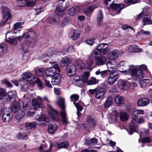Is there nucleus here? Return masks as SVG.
<instances>
[{"mask_svg": "<svg viewBox=\"0 0 152 152\" xmlns=\"http://www.w3.org/2000/svg\"><path fill=\"white\" fill-rule=\"evenodd\" d=\"M103 19V15L102 12L100 10L98 12L97 17V25L98 26H100L101 25V22Z\"/></svg>", "mask_w": 152, "mask_h": 152, "instance_id": "obj_34", "label": "nucleus"}, {"mask_svg": "<svg viewBox=\"0 0 152 152\" xmlns=\"http://www.w3.org/2000/svg\"><path fill=\"white\" fill-rule=\"evenodd\" d=\"M109 48L107 44L101 43L98 45L95 49H93L92 51H96L99 54L105 55L109 51Z\"/></svg>", "mask_w": 152, "mask_h": 152, "instance_id": "obj_9", "label": "nucleus"}, {"mask_svg": "<svg viewBox=\"0 0 152 152\" xmlns=\"http://www.w3.org/2000/svg\"><path fill=\"white\" fill-rule=\"evenodd\" d=\"M76 68L77 69L83 70L85 67V65L83 61L80 60H76L75 62Z\"/></svg>", "mask_w": 152, "mask_h": 152, "instance_id": "obj_28", "label": "nucleus"}, {"mask_svg": "<svg viewBox=\"0 0 152 152\" xmlns=\"http://www.w3.org/2000/svg\"><path fill=\"white\" fill-rule=\"evenodd\" d=\"M113 101V98L111 96L109 97L104 103V107L106 108L109 107L112 104Z\"/></svg>", "mask_w": 152, "mask_h": 152, "instance_id": "obj_37", "label": "nucleus"}, {"mask_svg": "<svg viewBox=\"0 0 152 152\" xmlns=\"http://www.w3.org/2000/svg\"><path fill=\"white\" fill-rule=\"evenodd\" d=\"M16 98V93L15 92L10 91L7 95L5 90L3 88H0V100L3 102H6L14 100Z\"/></svg>", "mask_w": 152, "mask_h": 152, "instance_id": "obj_2", "label": "nucleus"}, {"mask_svg": "<svg viewBox=\"0 0 152 152\" xmlns=\"http://www.w3.org/2000/svg\"><path fill=\"white\" fill-rule=\"evenodd\" d=\"M63 3H58L56 6V10H63L62 4Z\"/></svg>", "mask_w": 152, "mask_h": 152, "instance_id": "obj_61", "label": "nucleus"}, {"mask_svg": "<svg viewBox=\"0 0 152 152\" xmlns=\"http://www.w3.org/2000/svg\"><path fill=\"white\" fill-rule=\"evenodd\" d=\"M11 109L12 112L15 113L16 118L17 119L22 118L25 115L24 111L23 109L21 110L20 103L17 101L14 102L11 105Z\"/></svg>", "mask_w": 152, "mask_h": 152, "instance_id": "obj_4", "label": "nucleus"}, {"mask_svg": "<svg viewBox=\"0 0 152 152\" xmlns=\"http://www.w3.org/2000/svg\"><path fill=\"white\" fill-rule=\"evenodd\" d=\"M149 82L148 79H145L140 80L139 83L142 87H144L148 85Z\"/></svg>", "mask_w": 152, "mask_h": 152, "instance_id": "obj_48", "label": "nucleus"}, {"mask_svg": "<svg viewBox=\"0 0 152 152\" xmlns=\"http://www.w3.org/2000/svg\"><path fill=\"white\" fill-rule=\"evenodd\" d=\"M98 140L97 139L93 138L91 139L87 143V144L89 146L94 145L97 143Z\"/></svg>", "mask_w": 152, "mask_h": 152, "instance_id": "obj_47", "label": "nucleus"}, {"mask_svg": "<svg viewBox=\"0 0 152 152\" xmlns=\"http://www.w3.org/2000/svg\"><path fill=\"white\" fill-rule=\"evenodd\" d=\"M58 129V126L57 124L55 123H52L48 125V130L49 134H53L56 132Z\"/></svg>", "mask_w": 152, "mask_h": 152, "instance_id": "obj_18", "label": "nucleus"}, {"mask_svg": "<svg viewBox=\"0 0 152 152\" xmlns=\"http://www.w3.org/2000/svg\"><path fill=\"white\" fill-rule=\"evenodd\" d=\"M151 140L149 137H145L141 139V141L143 143H149L151 142Z\"/></svg>", "mask_w": 152, "mask_h": 152, "instance_id": "obj_56", "label": "nucleus"}, {"mask_svg": "<svg viewBox=\"0 0 152 152\" xmlns=\"http://www.w3.org/2000/svg\"><path fill=\"white\" fill-rule=\"evenodd\" d=\"M80 35V31L77 30H74L73 32V34L72 36V39L73 40H76Z\"/></svg>", "mask_w": 152, "mask_h": 152, "instance_id": "obj_44", "label": "nucleus"}, {"mask_svg": "<svg viewBox=\"0 0 152 152\" xmlns=\"http://www.w3.org/2000/svg\"><path fill=\"white\" fill-rule=\"evenodd\" d=\"M49 63L52 64V67L47 68L45 71V74L47 76H53L56 72H60L59 67L56 62L50 61Z\"/></svg>", "mask_w": 152, "mask_h": 152, "instance_id": "obj_8", "label": "nucleus"}, {"mask_svg": "<svg viewBox=\"0 0 152 152\" xmlns=\"http://www.w3.org/2000/svg\"><path fill=\"white\" fill-rule=\"evenodd\" d=\"M26 3V0H19L18 1L17 6L19 7H22L25 6Z\"/></svg>", "mask_w": 152, "mask_h": 152, "instance_id": "obj_54", "label": "nucleus"}, {"mask_svg": "<svg viewBox=\"0 0 152 152\" xmlns=\"http://www.w3.org/2000/svg\"><path fill=\"white\" fill-rule=\"evenodd\" d=\"M57 53V51L55 49H50L49 50V51L48 52V53L47 54V55L46 54H44L42 55L41 57L42 58H45L46 56L48 57H51L53 54H55Z\"/></svg>", "mask_w": 152, "mask_h": 152, "instance_id": "obj_36", "label": "nucleus"}, {"mask_svg": "<svg viewBox=\"0 0 152 152\" xmlns=\"http://www.w3.org/2000/svg\"><path fill=\"white\" fill-rule=\"evenodd\" d=\"M61 80V75L59 73L55 74L52 77L51 82L53 85H59Z\"/></svg>", "mask_w": 152, "mask_h": 152, "instance_id": "obj_17", "label": "nucleus"}, {"mask_svg": "<svg viewBox=\"0 0 152 152\" xmlns=\"http://www.w3.org/2000/svg\"><path fill=\"white\" fill-rule=\"evenodd\" d=\"M95 8L94 6H92L84 8L83 11L86 14H88L92 12Z\"/></svg>", "mask_w": 152, "mask_h": 152, "instance_id": "obj_45", "label": "nucleus"}, {"mask_svg": "<svg viewBox=\"0 0 152 152\" xmlns=\"http://www.w3.org/2000/svg\"><path fill=\"white\" fill-rule=\"evenodd\" d=\"M120 52L118 50H114L111 51L107 54V58L111 60H115L117 58Z\"/></svg>", "mask_w": 152, "mask_h": 152, "instance_id": "obj_16", "label": "nucleus"}, {"mask_svg": "<svg viewBox=\"0 0 152 152\" xmlns=\"http://www.w3.org/2000/svg\"><path fill=\"white\" fill-rule=\"evenodd\" d=\"M37 124L39 126H44L49 122L48 118L46 115H41L37 119Z\"/></svg>", "mask_w": 152, "mask_h": 152, "instance_id": "obj_14", "label": "nucleus"}, {"mask_svg": "<svg viewBox=\"0 0 152 152\" xmlns=\"http://www.w3.org/2000/svg\"><path fill=\"white\" fill-rule=\"evenodd\" d=\"M106 66L108 69L112 70L115 68L114 65L110 61H109L107 63Z\"/></svg>", "mask_w": 152, "mask_h": 152, "instance_id": "obj_53", "label": "nucleus"}, {"mask_svg": "<svg viewBox=\"0 0 152 152\" xmlns=\"http://www.w3.org/2000/svg\"><path fill=\"white\" fill-rule=\"evenodd\" d=\"M150 102V101L148 99L145 98H140L137 101V104L138 106H146Z\"/></svg>", "mask_w": 152, "mask_h": 152, "instance_id": "obj_27", "label": "nucleus"}, {"mask_svg": "<svg viewBox=\"0 0 152 152\" xmlns=\"http://www.w3.org/2000/svg\"><path fill=\"white\" fill-rule=\"evenodd\" d=\"M2 15L3 18L5 19L4 20L5 22L10 19L12 17L8 9L6 7H2Z\"/></svg>", "mask_w": 152, "mask_h": 152, "instance_id": "obj_15", "label": "nucleus"}, {"mask_svg": "<svg viewBox=\"0 0 152 152\" xmlns=\"http://www.w3.org/2000/svg\"><path fill=\"white\" fill-rule=\"evenodd\" d=\"M132 124H134L136 122L137 117L136 115L134 114H132Z\"/></svg>", "mask_w": 152, "mask_h": 152, "instance_id": "obj_62", "label": "nucleus"}, {"mask_svg": "<svg viewBox=\"0 0 152 152\" xmlns=\"http://www.w3.org/2000/svg\"><path fill=\"white\" fill-rule=\"evenodd\" d=\"M45 70L42 68L38 69L36 71V74L37 75L41 76L44 74Z\"/></svg>", "mask_w": 152, "mask_h": 152, "instance_id": "obj_51", "label": "nucleus"}, {"mask_svg": "<svg viewBox=\"0 0 152 152\" xmlns=\"http://www.w3.org/2000/svg\"><path fill=\"white\" fill-rule=\"evenodd\" d=\"M21 22H18L15 23L14 25V28L15 29H18V30H21V29L22 28V27L21 26Z\"/></svg>", "mask_w": 152, "mask_h": 152, "instance_id": "obj_57", "label": "nucleus"}, {"mask_svg": "<svg viewBox=\"0 0 152 152\" xmlns=\"http://www.w3.org/2000/svg\"><path fill=\"white\" fill-rule=\"evenodd\" d=\"M12 112L10 109L5 108L2 111V119L4 122H9L12 118Z\"/></svg>", "mask_w": 152, "mask_h": 152, "instance_id": "obj_11", "label": "nucleus"}, {"mask_svg": "<svg viewBox=\"0 0 152 152\" xmlns=\"http://www.w3.org/2000/svg\"><path fill=\"white\" fill-rule=\"evenodd\" d=\"M111 70L107 69L104 71H100V69L97 70L95 72L96 75H99L102 78L107 77L109 74Z\"/></svg>", "mask_w": 152, "mask_h": 152, "instance_id": "obj_25", "label": "nucleus"}, {"mask_svg": "<svg viewBox=\"0 0 152 152\" xmlns=\"http://www.w3.org/2000/svg\"><path fill=\"white\" fill-rule=\"evenodd\" d=\"M50 147L49 149L48 150H47L45 151H44L43 150L41 151L40 152H50V151L53 146V144L52 142H50Z\"/></svg>", "mask_w": 152, "mask_h": 152, "instance_id": "obj_63", "label": "nucleus"}, {"mask_svg": "<svg viewBox=\"0 0 152 152\" xmlns=\"http://www.w3.org/2000/svg\"><path fill=\"white\" fill-rule=\"evenodd\" d=\"M73 84L77 86L81 87H83V82L80 79V76L77 75L75 76L72 81Z\"/></svg>", "mask_w": 152, "mask_h": 152, "instance_id": "obj_21", "label": "nucleus"}, {"mask_svg": "<svg viewBox=\"0 0 152 152\" xmlns=\"http://www.w3.org/2000/svg\"><path fill=\"white\" fill-rule=\"evenodd\" d=\"M68 143L67 142H64L60 143H57V147L58 148H66L68 147Z\"/></svg>", "mask_w": 152, "mask_h": 152, "instance_id": "obj_42", "label": "nucleus"}, {"mask_svg": "<svg viewBox=\"0 0 152 152\" xmlns=\"http://www.w3.org/2000/svg\"><path fill=\"white\" fill-rule=\"evenodd\" d=\"M79 11V8L78 7H74L70 9L69 11V14L71 16H74Z\"/></svg>", "mask_w": 152, "mask_h": 152, "instance_id": "obj_32", "label": "nucleus"}, {"mask_svg": "<svg viewBox=\"0 0 152 152\" xmlns=\"http://www.w3.org/2000/svg\"><path fill=\"white\" fill-rule=\"evenodd\" d=\"M98 52L96 51H92L91 56L92 58L96 61V64L98 66H102L106 63L107 61L106 57L103 56H99Z\"/></svg>", "mask_w": 152, "mask_h": 152, "instance_id": "obj_6", "label": "nucleus"}, {"mask_svg": "<svg viewBox=\"0 0 152 152\" xmlns=\"http://www.w3.org/2000/svg\"><path fill=\"white\" fill-rule=\"evenodd\" d=\"M22 76L23 79L28 82L31 81L35 78V76L28 72L23 73Z\"/></svg>", "mask_w": 152, "mask_h": 152, "instance_id": "obj_19", "label": "nucleus"}, {"mask_svg": "<svg viewBox=\"0 0 152 152\" xmlns=\"http://www.w3.org/2000/svg\"><path fill=\"white\" fill-rule=\"evenodd\" d=\"M17 138L19 140H26L28 139V135L27 134H23V133H19L16 135Z\"/></svg>", "mask_w": 152, "mask_h": 152, "instance_id": "obj_43", "label": "nucleus"}, {"mask_svg": "<svg viewBox=\"0 0 152 152\" xmlns=\"http://www.w3.org/2000/svg\"><path fill=\"white\" fill-rule=\"evenodd\" d=\"M94 63L93 60L90 57L88 58L86 61V64L89 66H92Z\"/></svg>", "mask_w": 152, "mask_h": 152, "instance_id": "obj_60", "label": "nucleus"}, {"mask_svg": "<svg viewBox=\"0 0 152 152\" xmlns=\"http://www.w3.org/2000/svg\"><path fill=\"white\" fill-rule=\"evenodd\" d=\"M36 127L37 123L35 121L32 122H27L25 123V127L28 129H35Z\"/></svg>", "mask_w": 152, "mask_h": 152, "instance_id": "obj_35", "label": "nucleus"}, {"mask_svg": "<svg viewBox=\"0 0 152 152\" xmlns=\"http://www.w3.org/2000/svg\"><path fill=\"white\" fill-rule=\"evenodd\" d=\"M129 51V52H139L141 51L142 49L139 48L135 45H132L128 47Z\"/></svg>", "mask_w": 152, "mask_h": 152, "instance_id": "obj_30", "label": "nucleus"}, {"mask_svg": "<svg viewBox=\"0 0 152 152\" xmlns=\"http://www.w3.org/2000/svg\"><path fill=\"white\" fill-rule=\"evenodd\" d=\"M120 72H124L127 75H130L132 79L134 80L140 79L144 76L142 71L140 69H137L135 66L132 65L129 66V68L127 70L124 71H120Z\"/></svg>", "mask_w": 152, "mask_h": 152, "instance_id": "obj_1", "label": "nucleus"}, {"mask_svg": "<svg viewBox=\"0 0 152 152\" xmlns=\"http://www.w3.org/2000/svg\"><path fill=\"white\" fill-rule=\"evenodd\" d=\"M70 18L69 16H66L63 20L61 26L62 27H64L65 26L70 23Z\"/></svg>", "mask_w": 152, "mask_h": 152, "instance_id": "obj_38", "label": "nucleus"}, {"mask_svg": "<svg viewBox=\"0 0 152 152\" xmlns=\"http://www.w3.org/2000/svg\"><path fill=\"white\" fill-rule=\"evenodd\" d=\"M30 103V101L28 98H26L23 99V110L25 113L26 111H28L26 114V116L28 117L33 116L35 113L34 112L32 111L33 109H33L34 107L33 106V107H31Z\"/></svg>", "mask_w": 152, "mask_h": 152, "instance_id": "obj_5", "label": "nucleus"}, {"mask_svg": "<svg viewBox=\"0 0 152 152\" xmlns=\"http://www.w3.org/2000/svg\"><path fill=\"white\" fill-rule=\"evenodd\" d=\"M73 104L75 105L77 111V114L78 117H80L81 116L80 112L83 109V103L82 102H79L77 103L74 102Z\"/></svg>", "mask_w": 152, "mask_h": 152, "instance_id": "obj_24", "label": "nucleus"}, {"mask_svg": "<svg viewBox=\"0 0 152 152\" xmlns=\"http://www.w3.org/2000/svg\"><path fill=\"white\" fill-rule=\"evenodd\" d=\"M108 75L109 77L107 83L110 85H113L119 77L118 71L114 70H111Z\"/></svg>", "mask_w": 152, "mask_h": 152, "instance_id": "obj_10", "label": "nucleus"}, {"mask_svg": "<svg viewBox=\"0 0 152 152\" xmlns=\"http://www.w3.org/2000/svg\"><path fill=\"white\" fill-rule=\"evenodd\" d=\"M49 115L53 120L58 121H59L58 115L56 110L51 109L50 111Z\"/></svg>", "mask_w": 152, "mask_h": 152, "instance_id": "obj_26", "label": "nucleus"}, {"mask_svg": "<svg viewBox=\"0 0 152 152\" xmlns=\"http://www.w3.org/2000/svg\"><path fill=\"white\" fill-rule=\"evenodd\" d=\"M57 103L62 110L60 113V115L63 123L64 124L67 123L64 99L63 98H59Z\"/></svg>", "mask_w": 152, "mask_h": 152, "instance_id": "obj_7", "label": "nucleus"}, {"mask_svg": "<svg viewBox=\"0 0 152 152\" xmlns=\"http://www.w3.org/2000/svg\"><path fill=\"white\" fill-rule=\"evenodd\" d=\"M7 47L4 44H0V56H3L6 52Z\"/></svg>", "mask_w": 152, "mask_h": 152, "instance_id": "obj_39", "label": "nucleus"}, {"mask_svg": "<svg viewBox=\"0 0 152 152\" xmlns=\"http://www.w3.org/2000/svg\"><path fill=\"white\" fill-rule=\"evenodd\" d=\"M105 94V92L104 88H101L97 89L95 94V97L97 99H103Z\"/></svg>", "mask_w": 152, "mask_h": 152, "instance_id": "obj_20", "label": "nucleus"}, {"mask_svg": "<svg viewBox=\"0 0 152 152\" xmlns=\"http://www.w3.org/2000/svg\"><path fill=\"white\" fill-rule=\"evenodd\" d=\"M43 100L45 101L48 104L50 102L48 97L46 96L42 98L39 96H37V98L32 99V104L35 111L37 110L38 109L40 108H42L45 107L43 103Z\"/></svg>", "mask_w": 152, "mask_h": 152, "instance_id": "obj_3", "label": "nucleus"}, {"mask_svg": "<svg viewBox=\"0 0 152 152\" xmlns=\"http://www.w3.org/2000/svg\"><path fill=\"white\" fill-rule=\"evenodd\" d=\"M98 80H96L94 77H91L87 81V84L88 85H92L97 84L98 83Z\"/></svg>", "mask_w": 152, "mask_h": 152, "instance_id": "obj_40", "label": "nucleus"}, {"mask_svg": "<svg viewBox=\"0 0 152 152\" xmlns=\"http://www.w3.org/2000/svg\"><path fill=\"white\" fill-rule=\"evenodd\" d=\"M129 118L127 114L124 112L121 113L120 115V118L121 120L122 121H125L128 120Z\"/></svg>", "mask_w": 152, "mask_h": 152, "instance_id": "obj_41", "label": "nucleus"}, {"mask_svg": "<svg viewBox=\"0 0 152 152\" xmlns=\"http://www.w3.org/2000/svg\"><path fill=\"white\" fill-rule=\"evenodd\" d=\"M124 5L123 4H112L110 5V7L113 10H115L118 13H120L121 10L124 8Z\"/></svg>", "mask_w": 152, "mask_h": 152, "instance_id": "obj_22", "label": "nucleus"}, {"mask_svg": "<svg viewBox=\"0 0 152 152\" xmlns=\"http://www.w3.org/2000/svg\"><path fill=\"white\" fill-rule=\"evenodd\" d=\"M23 36L26 38H35V33L32 31H30L24 32L23 34Z\"/></svg>", "mask_w": 152, "mask_h": 152, "instance_id": "obj_31", "label": "nucleus"}, {"mask_svg": "<svg viewBox=\"0 0 152 152\" xmlns=\"http://www.w3.org/2000/svg\"><path fill=\"white\" fill-rule=\"evenodd\" d=\"M28 46L24 44L22 46L23 50L25 53H27L28 52Z\"/></svg>", "mask_w": 152, "mask_h": 152, "instance_id": "obj_64", "label": "nucleus"}, {"mask_svg": "<svg viewBox=\"0 0 152 152\" xmlns=\"http://www.w3.org/2000/svg\"><path fill=\"white\" fill-rule=\"evenodd\" d=\"M71 61L70 58L68 57H64L61 60L60 65L61 66L64 67L67 65Z\"/></svg>", "mask_w": 152, "mask_h": 152, "instance_id": "obj_29", "label": "nucleus"}, {"mask_svg": "<svg viewBox=\"0 0 152 152\" xmlns=\"http://www.w3.org/2000/svg\"><path fill=\"white\" fill-rule=\"evenodd\" d=\"M5 40L7 42L13 45L17 43L16 39L13 37L12 33L10 32H7L6 34Z\"/></svg>", "mask_w": 152, "mask_h": 152, "instance_id": "obj_13", "label": "nucleus"}, {"mask_svg": "<svg viewBox=\"0 0 152 152\" xmlns=\"http://www.w3.org/2000/svg\"><path fill=\"white\" fill-rule=\"evenodd\" d=\"M118 87L122 90L128 88L130 86L129 82L127 80H119L117 82Z\"/></svg>", "mask_w": 152, "mask_h": 152, "instance_id": "obj_12", "label": "nucleus"}, {"mask_svg": "<svg viewBox=\"0 0 152 152\" xmlns=\"http://www.w3.org/2000/svg\"><path fill=\"white\" fill-rule=\"evenodd\" d=\"M36 2L34 0H26V5L28 7H34L35 4Z\"/></svg>", "mask_w": 152, "mask_h": 152, "instance_id": "obj_50", "label": "nucleus"}, {"mask_svg": "<svg viewBox=\"0 0 152 152\" xmlns=\"http://www.w3.org/2000/svg\"><path fill=\"white\" fill-rule=\"evenodd\" d=\"M56 14L59 16H62L64 15V10H56Z\"/></svg>", "mask_w": 152, "mask_h": 152, "instance_id": "obj_58", "label": "nucleus"}, {"mask_svg": "<svg viewBox=\"0 0 152 152\" xmlns=\"http://www.w3.org/2000/svg\"><path fill=\"white\" fill-rule=\"evenodd\" d=\"M90 75V73L88 72H86L82 77V80L83 82H87L88 79Z\"/></svg>", "mask_w": 152, "mask_h": 152, "instance_id": "obj_46", "label": "nucleus"}, {"mask_svg": "<svg viewBox=\"0 0 152 152\" xmlns=\"http://www.w3.org/2000/svg\"><path fill=\"white\" fill-rule=\"evenodd\" d=\"M79 98V96L76 94H73L71 95L70 96V100L71 101H73L75 103V102L77 101Z\"/></svg>", "mask_w": 152, "mask_h": 152, "instance_id": "obj_52", "label": "nucleus"}, {"mask_svg": "<svg viewBox=\"0 0 152 152\" xmlns=\"http://www.w3.org/2000/svg\"><path fill=\"white\" fill-rule=\"evenodd\" d=\"M76 68L73 65L71 64L67 66L66 72L67 75L69 76H72L76 73Z\"/></svg>", "mask_w": 152, "mask_h": 152, "instance_id": "obj_23", "label": "nucleus"}, {"mask_svg": "<svg viewBox=\"0 0 152 152\" xmlns=\"http://www.w3.org/2000/svg\"><path fill=\"white\" fill-rule=\"evenodd\" d=\"M43 79L44 80V83L45 86L50 88L52 87V86L51 84L50 81L47 80V77H43Z\"/></svg>", "mask_w": 152, "mask_h": 152, "instance_id": "obj_55", "label": "nucleus"}, {"mask_svg": "<svg viewBox=\"0 0 152 152\" xmlns=\"http://www.w3.org/2000/svg\"><path fill=\"white\" fill-rule=\"evenodd\" d=\"M115 101L116 103L118 105L124 104L125 101L124 99L122 96L118 95L115 96Z\"/></svg>", "mask_w": 152, "mask_h": 152, "instance_id": "obj_33", "label": "nucleus"}, {"mask_svg": "<svg viewBox=\"0 0 152 152\" xmlns=\"http://www.w3.org/2000/svg\"><path fill=\"white\" fill-rule=\"evenodd\" d=\"M134 124H132V125H130L129 126L130 130L129 131V134L130 135L132 134L134 131L136 129L134 126Z\"/></svg>", "mask_w": 152, "mask_h": 152, "instance_id": "obj_59", "label": "nucleus"}, {"mask_svg": "<svg viewBox=\"0 0 152 152\" xmlns=\"http://www.w3.org/2000/svg\"><path fill=\"white\" fill-rule=\"evenodd\" d=\"M142 23L143 25L145 26V25L151 24L152 21L148 18H144L142 19Z\"/></svg>", "mask_w": 152, "mask_h": 152, "instance_id": "obj_49", "label": "nucleus"}]
</instances>
